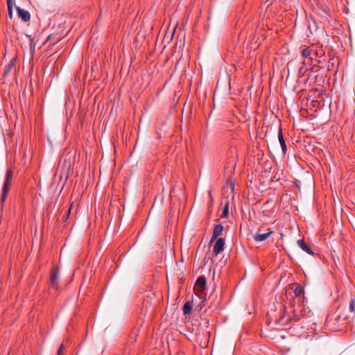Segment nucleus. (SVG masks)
I'll return each mask as SVG.
<instances>
[{"mask_svg":"<svg viewBox=\"0 0 355 355\" xmlns=\"http://www.w3.org/2000/svg\"><path fill=\"white\" fill-rule=\"evenodd\" d=\"M13 178V171L11 168H9L6 171V175L5 178V181L3 186L2 193L1 196V202L3 204L9 193L10 184Z\"/></svg>","mask_w":355,"mask_h":355,"instance_id":"f257e3e1","label":"nucleus"},{"mask_svg":"<svg viewBox=\"0 0 355 355\" xmlns=\"http://www.w3.org/2000/svg\"><path fill=\"white\" fill-rule=\"evenodd\" d=\"M273 231L271 228H268L266 232H262L261 229L259 228L258 231L254 234L253 239L256 241H263L266 240L272 234Z\"/></svg>","mask_w":355,"mask_h":355,"instance_id":"f03ea898","label":"nucleus"},{"mask_svg":"<svg viewBox=\"0 0 355 355\" xmlns=\"http://www.w3.org/2000/svg\"><path fill=\"white\" fill-rule=\"evenodd\" d=\"M59 277V268L55 267L51 272L50 286L56 290L58 288Z\"/></svg>","mask_w":355,"mask_h":355,"instance_id":"7ed1b4c3","label":"nucleus"},{"mask_svg":"<svg viewBox=\"0 0 355 355\" xmlns=\"http://www.w3.org/2000/svg\"><path fill=\"white\" fill-rule=\"evenodd\" d=\"M292 321V317L284 312L280 317L276 320L275 322L278 327H283L287 326Z\"/></svg>","mask_w":355,"mask_h":355,"instance_id":"20e7f679","label":"nucleus"},{"mask_svg":"<svg viewBox=\"0 0 355 355\" xmlns=\"http://www.w3.org/2000/svg\"><path fill=\"white\" fill-rule=\"evenodd\" d=\"M225 243V239L223 238H219L218 239L216 240L214 245L213 250V252L215 254V255H218L224 250Z\"/></svg>","mask_w":355,"mask_h":355,"instance_id":"39448f33","label":"nucleus"},{"mask_svg":"<svg viewBox=\"0 0 355 355\" xmlns=\"http://www.w3.org/2000/svg\"><path fill=\"white\" fill-rule=\"evenodd\" d=\"M207 282L205 277H199L194 286V289L198 292H202L206 289Z\"/></svg>","mask_w":355,"mask_h":355,"instance_id":"423d86ee","label":"nucleus"},{"mask_svg":"<svg viewBox=\"0 0 355 355\" xmlns=\"http://www.w3.org/2000/svg\"><path fill=\"white\" fill-rule=\"evenodd\" d=\"M16 10L19 17L21 18L23 21L27 22L30 20L31 15L28 11L25 10L19 6L16 7Z\"/></svg>","mask_w":355,"mask_h":355,"instance_id":"0eeeda50","label":"nucleus"},{"mask_svg":"<svg viewBox=\"0 0 355 355\" xmlns=\"http://www.w3.org/2000/svg\"><path fill=\"white\" fill-rule=\"evenodd\" d=\"M306 314V309L304 307H300V310L295 309L293 311V320L296 322L300 320Z\"/></svg>","mask_w":355,"mask_h":355,"instance_id":"6e6552de","label":"nucleus"},{"mask_svg":"<svg viewBox=\"0 0 355 355\" xmlns=\"http://www.w3.org/2000/svg\"><path fill=\"white\" fill-rule=\"evenodd\" d=\"M17 61V58H12L8 64H6L4 67L3 76L6 77L8 76L10 73L11 72L12 69H13L14 66L15 65Z\"/></svg>","mask_w":355,"mask_h":355,"instance_id":"1a4fd4ad","label":"nucleus"},{"mask_svg":"<svg viewBox=\"0 0 355 355\" xmlns=\"http://www.w3.org/2000/svg\"><path fill=\"white\" fill-rule=\"evenodd\" d=\"M278 139H279V144L282 147V153L284 155H285L287 151V147H286V145L284 137H283L282 128H279V132H278Z\"/></svg>","mask_w":355,"mask_h":355,"instance_id":"9d476101","label":"nucleus"},{"mask_svg":"<svg viewBox=\"0 0 355 355\" xmlns=\"http://www.w3.org/2000/svg\"><path fill=\"white\" fill-rule=\"evenodd\" d=\"M297 244L299 245V247L304 251H305L306 253H308L309 254H311V255H313V250H311V248L307 245L304 241L303 239H300L297 241Z\"/></svg>","mask_w":355,"mask_h":355,"instance_id":"9b49d317","label":"nucleus"},{"mask_svg":"<svg viewBox=\"0 0 355 355\" xmlns=\"http://www.w3.org/2000/svg\"><path fill=\"white\" fill-rule=\"evenodd\" d=\"M193 302L187 301L183 305L182 311L184 315H189L192 311Z\"/></svg>","mask_w":355,"mask_h":355,"instance_id":"f8f14e48","label":"nucleus"},{"mask_svg":"<svg viewBox=\"0 0 355 355\" xmlns=\"http://www.w3.org/2000/svg\"><path fill=\"white\" fill-rule=\"evenodd\" d=\"M313 46H308L306 48H304L302 51V55L303 57H304L306 59L309 60L310 61L312 60V58L311 57V52L313 51Z\"/></svg>","mask_w":355,"mask_h":355,"instance_id":"ddd939ff","label":"nucleus"},{"mask_svg":"<svg viewBox=\"0 0 355 355\" xmlns=\"http://www.w3.org/2000/svg\"><path fill=\"white\" fill-rule=\"evenodd\" d=\"M223 229V226L221 224H217L214 226L212 234H214V236H216L218 237L222 234Z\"/></svg>","mask_w":355,"mask_h":355,"instance_id":"4468645a","label":"nucleus"},{"mask_svg":"<svg viewBox=\"0 0 355 355\" xmlns=\"http://www.w3.org/2000/svg\"><path fill=\"white\" fill-rule=\"evenodd\" d=\"M302 293H304V288L301 285L298 284L294 290V294L297 297Z\"/></svg>","mask_w":355,"mask_h":355,"instance_id":"2eb2a0df","label":"nucleus"},{"mask_svg":"<svg viewBox=\"0 0 355 355\" xmlns=\"http://www.w3.org/2000/svg\"><path fill=\"white\" fill-rule=\"evenodd\" d=\"M70 212H71V207H69L64 213V214L62 216V221L63 223H65L67 222V220H68L69 217V215H70Z\"/></svg>","mask_w":355,"mask_h":355,"instance_id":"dca6fc26","label":"nucleus"},{"mask_svg":"<svg viewBox=\"0 0 355 355\" xmlns=\"http://www.w3.org/2000/svg\"><path fill=\"white\" fill-rule=\"evenodd\" d=\"M8 16L10 19L12 18V3H7Z\"/></svg>","mask_w":355,"mask_h":355,"instance_id":"f3484780","label":"nucleus"},{"mask_svg":"<svg viewBox=\"0 0 355 355\" xmlns=\"http://www.w3.org/2000/svg\"><path fill=\"white\" fill-rule=\"evenodd\" d=\"M349 309L351 312H355V300L354 299H351Z\"/></svg>","mask_w":355,"mask_h":355,"instance_id":"a211bd4d","label":"nucleus"},{"mask_svg":"<svg viewBox=\"0 0 355 355\" xmlns=\"http://www.w3.org/2000/svg\"><path fill=\"white\" fill-rule=\"evenodd\" d=\"M228 213H229L228 204H227L223 209L222 217L226 218L228 216Z\"/></svg>","mask_w":355,"mask_h":355,"instance_id":"6ab92c4d","label":"nucleus"},{"mask_svg":"<svg viewBox=\"0 0 355 355\" xmlns=\"http://www.w3.org/2000/svg\"><path fill=\"white\" fill-rule=\"evenodd\" d=\"M63 350H64V345L61 344L58 350L57 355H63Z\"/></svg>","mask_w":355,"mask_h":355,"instance_id":"aec40b11","label":"nucleus"},{"mask_svg":"<svg viewBox=\"0 0 355 355\" xmlns=\"http://www.w3.org/2000/svg\"><path fill=\"white\" fill-rule=\"evenodd\" d=\"M30 46H31V48H32V49H35V42H34V39H31V40Z\"/></svg>","mask_w":355,"mask_h":355,"instance_id":"412c9836","label":"nucleus"},{"mask_svg":"<svg viewBox=\"0 0 355 355\" xmlns=\"http://www.w3.org/2000/svg\"><path fill=\"white\" fill-rule=\"evenodd\" d=\"M217 238H218V236H214V234H212V236L210 240V243L214 242V241H216L217 239Z\"/></svg>","mask_w":355,"mask_h":355,"instance_id":"4be33fe9","label":"nucleus"},{"mask_svg":"<svg viewBox=\"0 0 355 355\" xmlns=\"http://www.w3.org/2000/svg\"><path fill=\"white\" fill-rule=\"evenodd\" d=\"M6 3H12V1L11 0H6Z\"/></svg>","mask_w":355,"mask_h":355,"instance_id":"5701e85b","label":"nucleus"},{"mask_svg":"<svg viewBox=\"0 0 355 355\" xmlns=\"http://www.w3.org/2000/svg\"><path fill=\"white\" fill-rule=\"evenodd\" d=\"M329 67H331V65H328V69L329 70Z\"/></svg>","mask_w":355,"mask_h":355,"instance_id":"b1692460","label":"nucleus"},{"mask_svg":"<svg viewBox=\"0 0 355 355\" xmlns=\"http://www.w3.org/2000/svg\"><path fill=\"white\" fill-rule=\"evenodd\" d=\"M329 67H331V65H328V69L329 70Z\"/></svg>","mask_w":355,"mask_h":355,"instance_id":"393cba45","label":"nucleus"}]
</instances>
